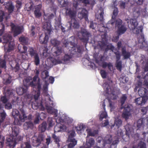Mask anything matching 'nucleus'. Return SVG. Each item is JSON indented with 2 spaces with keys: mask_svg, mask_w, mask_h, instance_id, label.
I'll list each match as a JSON object with an SVG mask.
<instances>
[{
  "mask_svg": "<svg viewBox=\"0 0 148 148\" xmlns=\"http://www.w3.org/2000/svg\"><path fill=\"white\" fill-rule=\"evenodd\" d=\"M19 132V129L17 127L14 126L12 128V133L11 136H9L7 138L6 144L13 148L15 146L17 141L20 140L21 137L18 136Z\"/></svg>",
  "mask_w": 148,
  "mask_h": 148,
  "instance_id": "1",
  "label": "nucleus"
},
{
  "mask_svg": "<svg viewBox=\"0 0 148 148\" xmlns=\"http://www.w3.org/2000/svg\"><path fill=\"white\" fill-rule=\"evenodd\" d=\"M39 73V71L38 70H36V75L34 77L33 81L30 83V85L33 87V88H35L36 89V88H37L36 92L35 89H34L33 92L35 94L34 98L36 100L38 99L39 96V90L41 88V85L40 83V79L38 77Z\"/></svg>",
  "mask_w": 148,
  "mask_h": 148,
  "instance_id": "2",
  "label": "nucleus"
},
{
  "mask_svg": "<svg viewBox=\"0 0 148 148\" xmlns=\"http://www.w3.org/2000/svg\"><path fill=\"white\" fill-rule=\"evenodd\" d=\"M12 37L9 34H6L3 37V43H6L4 46L5 51L10 52L13 49L14 44L12 41Z\"/></svg>",
  "mask_w": 148,
  "mask_h": 148,
  "instance_id": "3",
  "label": "nucleus"
},
{
  "mask_svg": "<svg viewBox=\"0 0 148 148\" xmlns=\"http://www.w3.org/2000/svg\"><path fill=\"white\" fill-rule=\"evenodd\" d=\"M66 13L72 18L71 21V26L75 28H78L79 27V25L77 21L74 18L76 15V12L73 10L72 9L69 8L66 9Z\"/></svg>",
  "mask_w": 148,
  "mask_h": 148,
  "instance_id": "4",
  "label": "nucleus"
},
{
  "mask_svg": "<svg viewBox=\"0 0 148 148\" xmlns=\"http://www.w3.org/2000/svg\"><path fill=\"white\" fill-rule=\"evenodd\" d=\"M122 21L120 19H118L116 22V27L117 28V33L121 35L123 34L126 31V29L125 26L121 25Z\"/></svg>",
  "mask_w": 148,
  "mask_h": 148,
  "instance_id": "5",
  "label": "nucleus"
},
{
  "mask_svg": "<svg viewBox=\"0 0 148 148\" xmlns=\"http://www.w3.org/2000/svg\"><path fill=\"white\" fill-rule=\"evenodd\" d=\"M23 84L24 85L22 87L19 88L17 89V92L20 95H22L23 93L26 92L27 91V87L29 85H30V83H29L28 80L27 79L23 81Z\"/></svg>",
  "mask_w": 148,
  "mask_h": 148,
  "instance_id": "6",
  "label": "nucleus"
},
{
  "mask_svg": "<svg viewBox=\"0 0 148 148\" xmlns=\"http://www.w3.org/2000/svg\"><path fill=\"white\" fill-rule=\"evenodd\" d=\"M89 35L88 32L84 29H82L81 32H78L77 34L79 38L84 42H86L88 40V38L89 37Z\"/></svg>",
  "mask_w": 148,
  "mask_h": 148,
  "instance_id": "7",
  "label": "nucleus"
},
{
  "mask_svg": "<svg viewBox=\"0 0 148 148\" xmlns=\"http://www.w3.org/2000/svg\"><path fill=\"white\" fill-rule=\"evenodd\" d=\"M131 24L129 26L130 29L133 30V32L136 34L139 33L140 28L137 27L138 23L136 19H132L130 21Z\"/></svg>",
  "mask_w": 148,
  "mask_h": 148,
  "instance_id": "8",
  "label": "nucleus"
},
{
  "mask_svg": "<svg viewBox=\"0 0 148 148\" xmlns=\"http://www.w3.org/2000/svg\"><path fill=\"white\" fill-rule=\"evenodd\" d=\"M11 26L14 36H16L23 31V28L22 26H16L13 23L11 24Z\"/></svg>",
  "mask_w": 148,
  "mask_h": 148,
  "instance_id": "9",
  "label": "nucleus"
},
{
  "mask_svg": "<svg viewBox=\"0 0 148 148\" xmlns=\"http://www.w3.org/2000/svg\"><path fill=\"white\" fill-rule=\"evenodd\" d=\"M130 106L127 105L124 108V111L122 114V117L126 120L128 119L131 116L130 113Z\"/></svg>",
  "mask_w": 148,
  "mask_h": 148,
  "instance_id": "10",
  "label": "nucleus"
},
{
  "mask_svg": "<svg viewBox=\"0 0 148 148\" xmlns=\"http://www.w3.org/2000/svg\"><path fill=\"white\" fill-rule=\"evenodd\" d=\"M29 52L31 56H34V62L36 65L40 63V60L37 53L32 48L29 49Z\"/></svg>",
  "mask_w": 148,
  "mask_h": 148,
  "instance_id": "11",
  "label": "nucleus"
},
{
  "mask_svg": "<svg viewBox=\"0 0 148 148\" xmlns=\"http://www.w3.org/2000/svg\"><path fill=\"white\" fill-rule=\"evenodd\" d=\"M103 87L104 89L106 90V92L107 93H110V92L111 93L110 95H111V99H115L116 98V95L114 94L113 90L112 91V89L110 88V87L109 86L108 84H103Z\"/></svg>",
  "mask_w": 148,
  "mask_h": 148,
  "instance_id": "12",
  "label": "nucleus"
},
{
  "mask_svg": "<svg viewBox=\"0 0 148 148\" xmlns=\"http://www.w3.org/2000/svg\"><path fill=\"white\" fill-rule=\"evenodd\" d=\"M14 90H8L6 91L4 96H2L1 99V101L3 103H5L8 101V99L9 97L12 95Z\"/></svg>",
  "mask_w": 148,
  "mask_h": 148,
  "instance_id": "13",
  "label": "nucleus"
},
{
  "mask_svg": "<svg viewBox=\"0 0 148 148\" xmlns=\"http://www.w3.org/2000/svg\"><path fill=\"white\" fill-rule=\"evenodd\" d=\"M66 130V127L65 125H58L55 127L54 129V133L64 132Z\"/></svg>",
  "mask_w": 148,
  "mask_h": 148,
  "instance_id": "14",
  "label": "nucleus"
},
{
  "mask_svg": "<svg viewBox=\"0 0 148 148\" xmlns=\"http://www.w3.org/2000/svg\"><path fill=\"white\" fill-rule=\"evenodd\" d=\"M148 99L147 97L138 98L135 100V102L136 104L138 105H142L144 104Z\"/></svg>",
  "mask_w": 148,
  "mask_h": 148,
  "instance_id": "15",
  "label": "nucleus"
},
{
  "mask_svg": "<svg viewBox=\"0 0 148 148\" xmlns=\"http://www.w3.org/2000/svg\"><path fill=\"white\" fill-rule=\"evenodd\" d=\"M122 123V121L120 119L117 117L115 118L114 124L113 125L111 126V127L112 128L114 127L115 129H118L120 126H121Z\"/></svg>",
  "mask_w": 148,
  "mask_h": 148,
  "instance_id": "16",
  "label": "nucleus"
},
{
  "mask_svg": "<svg viewBox=\"0 0 148 148\" xmlns=\"http://www.w3.org/2000/svg\"><path fill=\"white\" fill-rule=\"evenodd\" d=\"M138 93L139 95L141 97H148V91L147 92V90L143 87H141L139 89Z\"/></svg>",
  "mask_w": 148,
  "mask_h": 148,
  "instance_id": "17",
  "label": "nucleus"
},
{
  "mask_svg": "<svg viewBox=\"0 0 148 148\" xmlns=\"http://www.w3.org/2000/svg\"><path fill=\"white\" fill-rule=\"evenodd\" d=\"M41 8V5L39 4L35 6V10L34 11V14L37 18H39L42 15L41 12H40V10Z\"/></svg>",
  "mask_w": 148,
  "mask_h": 148,
  "instance_id": "18",
  "label": "nucleus"
},
{
  "mask_svg": "<svg viewBox=\"0 0 148 148\" xmlns=\"http://www.w3.org/2000/svg\"><path fill=\"white\" fill-rule=\"evenodd\" d=\"M87 11L85 9H82L81 12H79L78 14V16L79 18L82 19L83 18H85L86 21H87L88 18L87 15Z\"/></svg>",
  "mask_w": 148,
  "mask_h": 148,
  "instance_id": "19",
  "label": "nucleus"
},
{
  "mask_svg": "<svg viewBox=\"0 0 148 148\" xmlns=\"http://www.w3.org/2000/svg\"><path fill=\"white\" fill-rule=\"evenodd\" d=\"M19 120L22 122H24L27 118L24 111L22 109L20 110V113L19 115Z\"/></svg>",
  "mask_w": 148,
  "mask_h": 148,
  "instance_id": "20",
  "label": "nucleus"
},
{
  "mask_svg": "<svg viewBox=\"0 0 148 148\" xmlns=\"http://www.w3.org/2000/svg\"><path fill=\"white\" fill-rule=\"evenodd\" d=\"M45 117V114L43 112L41 113L40 114L38 113H37L36 115V118L35 120V123H38L39 119L42 120Z\"/></svg>",
  "mask_w": 148,
  "mask_h": 148,
  "instance_id": "21",
  "label": "nucleus"
},
{
  "mask_svg": "<svg viewBox=\"0 0 148 148\" xmlns=\"http://www.w3.org/2000/svg\"><path fill=\"white\" fill-rule=\"evenodd\" d=\"M43 28L47 32L48 34H50L51 32V26L49 22H45L44 24Z\"/></svg>",
  "mask_w": 148,
  "mask_h": 148,
  "instance_id": "22",
  "label": "nucleus"
},
{
  "mask_svg": "<svg viewBox=\"0 0 148 148\" xmlns=\"http://www.w3.org/2000/svg\"><path fill=\"white\" fill-rule=\"evenodd\" d=\"M102 106L104 110L103 111L100 112L99 119L101 120H102L103 119H106L107 116V113L105 111V105L104 104V102L103 103Z\"/></svg>",
  "mask_w": 148,
  "mask_h": 148,
  "instance_id": "23",
  "label": "nucleus"
},
{
  "mask_svg": "<svg viewBox=\"0 0 148 148\" xmlns=\"http://www.w3.org/2000/svg\"><path fill=\"white\" fill-rule=\"evenodd\" d=\"M95 144V141L92 138H90L89 139L87 138L86 139V147L87 148H90V147L93 145Z\"/></svg>",
  "mask_w": 148,
  "mask_h": 148,
  "instance_id": "24",
  "label": "nucleus"
},
{
  "mask_svg": "<svg viewBox=\"0 0 148 148\" xmlns=\"http://www.w3.org/2000/svg\"><path fill=\"white\" fill-rule=\"evenodd\" d=\"M48 39V36L46 34H42L39 38V40L41 43H46Z\"/></svg>",
  "mask_w": 148,
  "mask_h": 148,
  "instance_id": "25",
  "label": "nucleus"
},
{
  "mask_svg": "<svg viewBox=\"0 0 148 148\" xmlns=\"http://www.w3.org/2000/svg\"><path fill=\"white\" fill-rule=\"evenodd\" d=\"M122 55L123 56L124 59H125L128 58L130 56V53L126 51L125 48H123L122 50Z\"/></svg>",
  "mask_w": 148,
  "mask_h": 148,
  "instance_id": "26",
  "label": "nucleus"
},
{
  "mask_svg": "<svg viewBox=\"0 0 148 148\" xmlns=\"http://www.w3.org/2000/svg\"><path fill=\"white\" fill-rule=\"evenodd\" d=\"M5 8L8 10L10 13L12 12L14 10V7L11 2H8L5 4Z\"/></svg>",
  "mask_w": 148,
  "mask_h": 148,
  "instance_id": "27",
  "label": "nucleus"
},
{
  "mask_svg": "<svg viewBox=\"0 0 148 148\" xmlns=\"http://www.w3.org/2000/svg\"><path fill=\"white\" fill-rule=\"evenodd\" d=\"M118 9L117 8H115L113 13V15L112 16V19L111 21L109 22V24L112 25L114 21L115 17L117 14Z\"/></svg>",
  "mask_w": 148,
  "mask_h": 148,
  "instance_id": "28",
  "label": "nucleus"
},
{
  "mask_svg": "<svg viewBox=\"0 0 148 148\" xmlns=\"http://www.w3.org/2000/svg\"><path fill=\"white\" fill-rule=\"evenodd\" d=\"M48 60L51 61L53 64L56 65L60 64L62 62V61L59 59H56L54 58H51L48 59Z\"/></svg>",
  "mask_w": 148,
  "mask_h": 148,
  "instance_id": "29",
  "label": "nucleus"
},
{
  "mask_svg": "<svg viewBox=\"0 0 148 148\" xmlns=\"http://www.w3.org/2000/svg\"><path fill=\"white\" fill-rule=\"evenodd\" d=\"M44 138V136L42 134L40 135L37 139H36L35 137H33V140H34V139H36L34 141H33V142L34 143H40L43 140Z\"/></svg>",
  "mask_w": 148,
  "mask_h": 148,
  "instance_id": "30",
  "label": "nucleus"
},
{
  "mask_svg": "<svg viewBox=\"0 0 148 148\" xmlns=\"http://www.w3.org/2000/svg\"><path fill=\"white\" fill-rule=\"evenodd\" d=\"M51 45L55 47L58 46L60 44V42L55 39H52L50 40Z\"/></svg>",
  "mask_w": 148,
  "mask_h": 148,
  "instance_id": "31",
  "label": "nucleus"
},
{
  "mask_svg": "<svg viewBox=\"0 0 148 148\" xmlns=\"http://www.w3.org/2000/svg\"><path fill=\"white\" fill-rule=\"evenodd\" d=\"M47 109L48 113L50 114L54 113L56 114L57 112V110L54 109L51 106H47Z\"/></svg>",
  "mask_w": 148,
  "mask_h": 148,
  "instance_id": "32",
  "label": "nucleus"
},
{
  "mask_svg": "<svg viewBox=\"0 0 148 148\" xmlns=\"http://www.w3.org/2000/svg\"><path fill=\"white\" fill-rule=\"evenodd\" d=\"M70 140V143L68 145V148H71L77 144V141L74 139L69 140Z\"/></svg>",
  "mask_w": 148,
  "mask_h": 148,
  "instance_id": "33",
  "label": "nucleus"
},
{
  "mask_svg": "<svg viewBox=\"0 0 148 148\" xmlns=\"http://www.w3.org/2000/svg\"><path fill=\"white\" fill-rule=\"evenodd\" d=\"M72 47H71V50L72 51H74L75 52H80L81 50L80 47L78 46H76L75 44H73L72 45Z\"/></svg>",
  "mask_w": 148,
  "mask_h": 148,
  "instance_id": "34",
  "label": "nucleus"
},
{
  "mask_svg": "<svg viewBox=\"0 0 148 148\" xmlns=\"http://www.w3.org/2000/svg\"><path fill=\"white\" fill-rule=\"evenodd\" d=\"M19 51L21 53H25L27 52V47L25 46L22 47L21 45H19L18 46Z\"/></svg>",
  "mask_w": 148,
  "mask_h": 148,
  "instance_id": "35",
  "label": "nucleus"
},
{
  "mask_svg": "<svg viewBox=\"0 0 148 148\" xmlns=\"http://www.w3.org/2000/svg\"><path fill=\"white\" fill-rule=\"evenodd\" d=\"M46 127V122H43L39 126V130L42 132H43L45 130Z\"/></svg>",
  "mask_w": 148,
  "mask_h": 148,
  "instance_id": "36",
  "label": "nucleus"
},
{
  "mask_svg": "<svg viewBox=\"0 0 148 148\" xmlns=\"http://www.w3.org/2000/svg\"><path fill=\"white\" fill-rule=\"evenodd\" d=\"M62 50L61 48H56V50L53 52V55L57 56L60 55L62 52Z\"/></svg>",
  "mask_w": 148,
  "mask_h": 148,
  "instance_id": "37",
  "label": "nucleus"
},
{
  "mask_svg": "<svg viewBox=\"0 0 148 148\" xmlns=\"http://www.w3.org/2000/svg\"><path fill=\"white\" fill-rule=\"evenodd\" d=\"M83 126L82 124H79L76 127L77 131L79 134L81 133V131L83 129Z\"/></svg>",
  "mask_w": 148,
  "mask_h": 148,
  "instance_id": "38",
  "label": "nucleus"
},
{
  "mask_svg": "<svg viewBox=\"0 0 148 148\" xmlns=\"http://www.w3.org/2000/svg\"><path fill=\"white\" fill-rule=\"evenodd\" d=\"M19 40L21 42L25 44H27L28 42V39L26 37L23 36L19 38Z\"/></svg>",
  "mask_w": 148,
  "mask_h": 148,
  "instance_id": "39",
  "label": "nucleus"
},
{
  "mask_svg": "<svg viewBox=\"0 0 148 148\" xmlns=\"http://www.w3.org/2000/svg\"><path fill=\"white\" fill-rule=\"evenodd\" d=\"M137 123V127L138 128H141L142 130H143L144 128V125H143V120L142 119L138 120Z\"/></svg>",
  "mask_w": 148,
  "mask_h": 148,
  "instance_id": "40",
  "label": "nucleus"
},
{
  "mask_svg": "<svg viewBox=\"0 0 148 148\" xmlns=\"http://www.w3.org/2000/svg\"><path fill=\"white\" fill-rule=\"evenodd\" d=\"M86 131L87 132L88 135L87 136V138H88V136H93L96 134L97 132L96 131H95L94 132H91V130L89 129H87L86 130Z\"/></svg>",
  "mask_w": 148,
  "mask_h": 148,
  "instance_id": "41",
  "label": "nucleus"
},
{
  "mask_svg": "<svg viewBox=\"0 0 148 148\" xmlns=\"http://www.w3.org/2000/svg\"><path fill=\"white\" fill-rule=\"evenodd\" d=\"M42 77L43 79H45L49 77L48 73L47 71H45L42 73Z\"/></svg>",
  "mask_w": 148,
  "mask_h": 148,
  "instance_id": "42",
  "label": "nucleus"
},
{
  "mask_svg": "<svg viewBox=\"0 0 148 148\" xmlns=\"http://www.w3.org/2000/svg\"><path fill=\"white\" fill-rule=\"evenodd\" d=\"M52 137L53 138L54 141L59 146V142L60 141V139L58 137L56 136L55 134L52 135Z\"/></svg>",
  "mask_w": 148,
  "mask_h": 148,
  "instance_id": "43",
  "label": "nucleus"
},
{
  "mask_svg": "<svg viewBox=\"0 0 148 148\" xmlns=\"http://www.w3.org/2000/svg\"><path fill=\"white\" fill-rule=\"evenodd\" d=\"M54 16V15L53 14H47L46 15L45 14L44 18L46 20L50 19L52 18H53Z\"/></svg>",
  "mask_w": 148,
  "mask_h": 148,
  "instance_id": "44",
  "label": "nucleus"
},
{
  "mask_svg": "<svg viewBox=\"0 0 148 148\" xmlns=\"http://www.w3.org/2000/svg\"><path fill=\"white\" fill-rule=\"evenodd\" d=\"M21 147V148H31V146L28 142H26L23 144Z\"/></svg>",
  "mask_w": 148,
  "mask_h": 148,
  "instance_id": "45",
  "label": "nucleus"
},
{
  "mask_svg": "<svg viewBox=\"0 0 148 148\" xmlns=\"http://www.w3.org/2000/svg\"><path fill=\"white\" fill-rule=\"evenodd\" d=\"M138 42L140 43H141L144 47L145 46V45H147L146 42H145L144 38L143 37H141V38L139 40Z\"/></svg>",
  "mask_w": 148,
  "mask_h": 148,
  "instance_id": "46",
  "label": "nucleus"
},
{
  "mask_svg": "<svg viewBox=\"0 0 148 148\" xmlns=\"http://www.w3.org/2000/svg\"><path fill=\"white\" fill-rule=\"evenodd\" d=\"M4 26L3 25L1 24L0 26V36H1L4 31ZM1 41V40L0 38V42Z\"/></svg>",
  "mask_w": 148,
  "mask_h": 148,
  "instance_id": "47",
  "label": "nucleus"
},
{
  "mask_svg": "<svg viewBox=\"0 0 148 148\" xmlns=\"http://www.w3.org/2000/svg\"><path fill=\"white\" fill-rule=\"evenodd\" d=\"M75 134V132L73 131H71L69 132L68 133L69 136V140L71 139L70 138L73 137L74 136Z\"/></svg>",
  "mask_w": 148,
  "mask_h": 148,
  "instance_id": "48",
  "label": "nucleus"
},
{
  "mask_svg": "<svg viewBox=\"0 0 148 148\" xmlns=\"http://www.w3.org/2000/svg\"><path fill=\"white\" fill-rule=\"evenodd\" d=\"M99 12L100 14L99 18L100 21H102L103 20V15L104 13L102 10H100Z\"/></svg>",
  "mask_w": 148,
  "mask_h": 148,
  "instance_id": "49",
  "label": "nucleus"
},
{
  "mask_svg": "<svg viewBox=\"0 0 148 148\" xmlns=\"http://www.w3.org/2000/svg\"><path fill=\"white\" fill-rule=\"evenodd\" d=\"M116 67L117 69L119 70L120 71L121 70V69L122 67L121 63V62H119L117 61L116 64Z\"/></svg>",
  "mask_w": 148,
  "mask_h": 148,
  "instance_id": "50",
  "label": "nucleus"
},
{
  "mask_svg": "<svg viewBox=\"0 0 148 148\" xmlns=\"http://www.w3.org/2000/svg\"><path fill=\"white\" fill-rule=\"evenodd\" d=\"M127 98V97L125 95H123L122 96L121 99V103L122 105L123 104Z\"/></svg>",
  "mask_w": 148,
  "mask_h": 148,
  "instance_id": "51",
  "label": "nucleus"
},
{
  "mask_svg": "<svg viewBox=\"0 0 148 148\" xmlns=\"http://www.w3.org/2000/svg\"><path fill=\"white\" fill-rule=\"evenodd\" d=\"M20 111L19 112L16 110H14L12 112V115L13 116H15V115H18L20 114Z\"/></svg>",
  "mask_w": 148,
  "mask_h": 148,
  "instance_id": "52",
  "label": "nucleus"
},
{
  "mask_svg": "<svg viewBox=\"0 0 148 148\" xmlns=\"http://www.w3.org/2000/svg\"><path fill=\"white\" fill-rule=\"evenodd\" d=\"M75 2H76V4H77V1L82 2L86 4H88L89 3V0H74Z\"/></svg>",
  "mask_w": 148,
  "mask_h": 148,
  "instance_id": "53",
  "label": "nucleus"
},
{
  "mask_svg": "<svg viewBox=\"0 0 148 148\" xmlns=\"http://www.w3.org/2000/svg\"><path fill=\"white\" fill-rule=\"evenodd\" d=\"M138 146L140 148H146L145 144L143 142H141L138 144Z\"/></svg>",
  "mask_w": 148,
  "mask_h": 148,
  "instance_id": "54",
  "label": "nucleus"
},
{
  "mask_svg": "<svg viewBox=\"0 0 148 148\" xmlns=\"http://www.w3.org/2000/svg\"><path fill=\"white\" fill-rule=\"evenodd\" d=\"M24 127H29L32 126V124L31 122H26L24 125Z\"/></svg>",
  "mask_w": 148,
  "mask_h": 148,
  "instance_id": "55",
  "label": "nucleus"
},
{
  "mask_svg": "<svg viewBox=\"0 0 148 148\" xmlns=\"http://www.w3.org/2000/svg\"><path fill=\"white\" fill-rule=\"evenodd\" d=\"M96 26V24L95 23H93L92 22H90V27L92 29H95Z\"/></svg>",
  "mask_w": 148,
  "mask_h": 148,
  "instance_id": "56",
  "label": "nucleus"
},
{
  "mask_svg": "<svg viewBox=\"0 0 148 148\" xmlns=\"http://www.w3.org/2000/svg\"><path fill=\"white\" fill-rule=\"evenodd\" d=\"M101 75L102 77L103 78H105L106 77V73L103 70H101L100 72Z\"/></svg>",
  "mask_w": 148,
  "mask_h": 148,
  "instance_id": "57",
  "label": "nucleus"
},
{
  "mask_svg": "<svg viewBox=\"0 0 148 148\" xmlns=\"http://www.w3.org/2000/svg\"><path fill=\"white\" fill-rule=\"evenodd\" d=\"M4 16V12L3 11H0V22L2 21Z\"/></svg>",
  "mask_w": 148,
  "mask_h": 148,
  "instance_id": "58",
  "label": "nucleus"
},
{
  "mask_svg": "<svg viewBox=\"0 0 148 148\" xmlns=\"http://www.w3.org/2000/svg\"><path fill=\"white\" fill-rule=\"evenodd\" d=\"M5 108L7 109H10L12 108V106L10 103H8L5 105Z\"/></svg>",
  "mask_w": 148,
  "mask_h": 148,
  "instance_id": "59",
  "label": "nucleus"
},
{
  "mask_svg": "<svg viewBox=\"0 0 148 148\" xmlns=\"http://www.w3.org/2000/svg\"><path fill=\"white\" fill-rule=\"evenodd\" d=\"M0 65L1 66L2 68H5V61L3 60L0 63Z\"/></svg>",
  "mask_w": 148,
  "mask_h": 148,
  "instance_id": "60",
  "label": "nucleus"
},
{
  "mask_svg": "<svg viewBox=\"0 0 148 148\" xmlns=\"http://www.w3.org/2000/svg\"><path fill=\"white\" fill-rule=\"evenodd\" d=\"M125 2H120V5L121 8L124 9L125 8Z\"/></svg>",
  "mask_w": 148,
  "mask_h": 148,
  "instance_id": "61",
  "label": "nucleus"
},
{
  "mask_svg": "<svg viewBox=\"0 0 148 148\" xmlns=\"http://www.w3.org/2000/svg\"><path fill=\"white\" fill-rule=\"evenodd\" d=\"M47 49L46 48H45L43 52V55L44 57H46L47 56Z\"/></svg>",
  "mask_w": 148,
  "mask_h": 148,
  "instance_id": "62",
  "label": "nucleus"
},
{
  "mask_svg": "<svg viewBox=\"0 0 148 148\" xmlns=\"http://www.w3.org/2000/svg\"><path fill=\"white\" fill-rule=\"evenodd\" d=\"M51 118H50L48 119V123L50 127H51L53 125V123Z\"/></svg>",
  "mask_w": 148,
  "mask_h": 148,
  "instance_id": "63",
  "label": "nucleus"
},
{
  "mask_svg": "<svg viewBox=\"0 0 148 148\" xmlns=\"http://www.w3.org/2000/svg\"><path fill=\"white\" fill-rule=\"evenodd\" d=\"M70 58V56L68 55H66L64 56L63 59V60L64 61L67 60L68 59H69Z\"/></svg>",
  "mask_w": 148,
  "mask_h": 148,
  "instance_id": "64",
  "label": "nucleus"
}]
</instances>
